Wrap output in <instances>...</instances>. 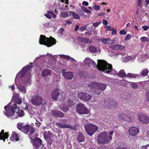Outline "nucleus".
<instances>
[{"label":"nucleus","instance_id":"f257e3e1","mask_svg":"<svg viewBox=\"0 0 149 149\" xmlns=\"http://www.w3.org/2000/svg\"><path fill=\"white\" fill-rule=\"evenodd\" d=\"M31 64L24 67L17 74L15 79V82L19 92L23 94L26 93V90L25 87L30 85L31 84V74L30 70L31 68Z\"/></svg>","mask_w":149,"mask_h":149},{"label":"nucleus","instance_id":"f03ea898","mask_svg":"<svg viewBox=\"0 0 149 149\" xmlns=\"http://www.w3.org/2000/svg\"><path fill=\"white\" fill-rule=\"evenodd\" d=\"M97 68L100 71L104 73L113 75L117 74V72L112 68V65L104 60H97Z\"/></svg>","mask_w":149,"mask_h":149},{"label":"nucleus","instance_id":"7ed1b4c3","mask_svg":"<svg viewBox=\"0 0 149 149\" xmlns=\"http://www.w3.org/2000/svg\"><path fill=\"white\" fill-rule=\"evenodd\" d=\"M10 103H9L4 107L5 110L3 112L4 115L10 118L14 115L15 111L17 110H18L17 112L18 116L22 117L24 116V111L22 109L20 110L19 107L18 108L16 104H14L12 106L11 109L10 108Z\"/></svg>","mask_w":149,"mask_h":149},{"label":"nucleus","instance_id":"20e7f679","mask_svg":"<svg viewBox=\"0 0 149 149\" xmlns=\"http://www.w3.org/2000/svg\"><path fill=\"white\" fill-rule=\"evenodd\" d=\"M107 85L102 83H99L96 82H91L87 87L91 89V91H94L97 95H99L100 92L99 90L104 91L106 88Z\"/></svg>","mask_w":149,"mask_h":149},{"label":"nucleus","instance_id":"39448f33","mask_svg":"<svg viewBox=\"0 0 149 149\" xmlns=\"http://www.w3.org/2000/svg\"><path fill=\"white\" fill-rule=\"evenodd\" d=\"M97 141L99 144H104L110 143L112 137L111 136L108 135L107 133L102 132L97 136Z\"/></svg>","mask_w":149,"mask_h":149},{"label":"nucleus","instance_id":"423d86ee","mask_svg":"<svg viewBox=\"0 0 149 149\" xmlns=\"http://www.w3.org/2000/svg\"><path fill=\"white\" fill-rule=\"evenodd\" d=\"M56 40L52 37L50 38H46L44 35H41L39 38V42L40 44L44 45L48 47L52 46L56 44Z\"/></svg>","mask_w":149,"mask_h":149},{"label":"nucleus","instance_id":"0eeeda50","mask_svg":"<svg viewBox=\"0 0 149 149\" xmlns=\"http://www.w3.org/2000/svg\"><path fill=\"white\" fill-rule=\"evenodd\" d=\"M9 88H11L12 91H13V95L12 99L14 100L15 102L14 104H20L22 102V99H20L19 97V94H17L15 93V91H14L15 89V88L14 84L11 86H9Z\"/></svg>","mask_w":149,"mask_h":149},{"label":"nucleus","instance_id":"6e6552de","mask_svg":"<svg viewBox=\"0 0 149 149\" xmlns=\"http://www.w3.org/2000/svg\"><path fill=\"white\" fill-rule=\"evenodd\" d=\"M98 129L97 127L95 125L90 123L88 126H86L85 129L86 132L90 136H91Z\"/></svg>","mask_w":149,"mask_h":149},{"label":"nucleus","instance_id":"1a4fd4ad","mask_svg":"<svg viewBox=\"0 0 149 149\" xmlns=\"http://www.w3.org/2000/svg\"><path fill=\"white\" fill-rule=\"evenodd\" d=\"M31 100L32 104L34 106L40 105L43 101L42 97L38 95L33 96Z\"/></svg>","mask_w":149,"mask_h":149},{"label":"nucleus","instance_id":"9d476101","mask_svg":"<svg viewBox=\"0 0 149 149\" xmlns=\"http://www.w3.org/2000/svg\"><path fill=\"white\" fill-rule=\"evenodd\" d=\"M76 111L78 113L81 114H87L89 112L88 109L81 103L77 104Z\"/></svg>","mask_w":149,"mask_h":149},{"label":"nucleus","instance_id":"9b49d317","mask_svg":"<svg viewBox=\"0 0 149 149\" xmlns=\"http://www.w3.org/2000/svg\"><path fill=\"white\" fill-rule=\"evenodd\" d=\"M59 93L63 94V92L62 91L59 89L54 88L51 94V98L55 100H57L59 95Z\"/></svg>","mask_w":149,"mask_h":149},{"label":"nucleus","instance_id":"f8f14e48","mask_svg":"<svg viewBox=\"0 0 149 149\" xmlns=\"http://www.w3.org/2000/svg\"><path fill=\"white\" fill-rule=\"evenodd\" d=\"M78 97L81 100L86 102L90 100L92 98V96L91 95L84 92L79 93Z\"/></svg>","mask_w":149,"mask_h":149},{"label":"nucleus","instance_id":"ddd939ff","mask_svg":"<svg viewBox=\"0 0 149 149\" xmlns=\"http://www.w3.org/2000/svg\"><path fill=\"white\" fill-rule=\"evenodd\" d=\"M56 125L61 128H68L73 130H76L77 128L76 125H72L66 123H57Z\"/></svg>","mask_w":149,"mask_h":149},{"label":"nucleus","instance_id":"4468645a","mask_svg":"<svg viewBox=\"0 0 149 149\" xmlns=\"http://www.w3.org/2000/svg\"><path fill=\"white\" fill-rule=\"evenodd\" d=\"M22 131L29 135L33 134L34 132V129L32 127L28 125L23 126Z\"/></svg>","mask_w":149,"mask_h":149},{"label":"nucleus","instance_id":"2eb2a0df","mask_svg":"<svg viewBox=\"0 0 149 149\" xmlns=\"http://www.w3.org/2000/svg\"><path fill=\"white\" fill-rule=\"evenodd\" d=\"M118 118L120 120H124L128 122L131 123L133 121V118L131 115V116H127L124 113H122L119 115Z\"/></svg>","mask_w":149,"mask_h":149},{"label":"nucleus","instance_id":"dca6fc26","mask_svg":"<svg viewBox=\"0 0 149 149\" xmlns=\"http://www.w3.org/2000/svg\"><path fill=\"white\" fill-rule=\"evenodd\" d=\"M139 120L142 123L147 124L149 123V118L146 116L140 113L138 114Z\"/></svg>","mask_w":149,"mask_h":149},{"label":"nucleus","instance_id":"f3484780","mask_svg":"<svg viewBox=\"0 0 149 149\" xmlns=\"http://www.w3.org/2000/svg\"><path fill=\"white\" fill-rule=\"evenodd\" d=\"M62 74L64 77L66 79L71 80L74 77V74L71 71H66L65 70H62Z\"/></svg>","mask_w":149,"mask_h":149},{"label":"nucleus","instance_id":"a211bd4d","mask_svg":"<svg viewBox=\"0 0 149 149\" xmlns=\"http://www.w3.org/2000/svg\"><path fill=\"white\" fill-rule=\"evenodd\" d=\"M139 129L135 127H131L128 130L130 135L134 137L137 135L139 133Z\"/></svg>","mask_w":149,"mask_h":149},{"label":"nucleus","instance_id":"6ab92c4d","mask_svg":"<svg viewBox=\"0 0 149 149\" xmlns=\"http://www.w3.org/2000/svg\"><path fill=\"white\" fill-rule=\"evenodd\" d=\"M38 58L42 60L44 62L46 61L47 59H50V58H52L54 59V60H55L53 56L50 54H49L48 53H47L46 55H42L40 57H36L35 60H37Z\"/></svg>","mask_w":149,"mask_h":149},{"label":"nucleus","instance_id":"aec40b11","mask_svg":"<svg viewBox=\"0 0 149 149\" xmlns=\"http://www.w3.org/2000/svg\"><path fill=\"white\" fill-rule=\"evenodd\" d=\"M77 40L79 41L85 43H91L92 42V40H89V39L86 38L78 37Z\"/></svg>","mask_w":149,"mask_h":149},{"label":"nucleus","instance_id":"412c9836","mask_svg":"<svg viewBox=\"0 0 149 149\" xmlns=\"http://www.w3.org/2000/svg\"><path fill=\"white\" fill-rule=\"evenodd\" d=\"M33 143L34 147L38 148L42 144V141L40 139L37 138L33 140Z\"/></svg>","mask_w":149,"mask_h":149},{"label":"nucleus","instance_id":"4be33fe9","mask_svg":"<svg viewBox=\"0 0 149 149\" xmlns=\"http://www.w3.org/2000/svg\"><path fill=\"white\" fill-rule=\"evenodd\" d=\"M52 114L53 116L55 117H63L64 116L63 113L55 110H53L52 111Z\"/></svg>","mask_w":149,"mask_h":149},{"label":"nucleus","instance_id":"5701e85b","mask_svg":"<svg viewBox=\"0 0 149 149\" xmlns=\"http://www.w3.org/2000/svg\"><path fill=\"white\" fill-rule=\"evenodd\" d=\"M87 50L92 53L94 54L98 52V50L93 45H90L87 49Z\"/></svg>","mask_w":149,"mask_h":149},{"label":"nucleus","instance_id":"b1692460","mask_svg":"<svg viewBox=\"0 0 149 149\" xmlns=\"http://www.w3.org/2000/svg\"><path fill=\"white\" fill-rule=\"evenodd\" d=\"M51 73V70L48 69L44 70L42 72V74L43 76L44 77H46L50 75Z\"/></svg>","mask_w":149,"mask_h":149},{"label":"nucleus","instance_id":"393cba45","mask_svg":"<svg viewBox=\"0 0 149 149\" xmlns=\"http://www.w3.org/2000/svg\"><path fill=\"white\" fill-rule=\"evenodd\" d=\"M77 140L79 142H83L85 140V137L82 134L79 133L77 136Z\"/></svg>","mask_w":149,"mask_h":149},{"label":"nucleus","instance_id":"a878e982","mask_svg":"<svg viewBox=\"0 0 149 149\" xmlns=\"http://www.w3.org/2000/svg\"><path fill=\"white\" fill-rule=\"evenodd\" d=\"M4 130H2L0 132V139L2 140L3 138L7 139L8 137V134L7 132L4 133Z\"/></svg>","mask_w":149,"mask_h":149},{"label":"nucleus","instance_id":"bb28decb","mask_svg":"<svg viewBox=\"0 0 149 149\" xmlns=\"http://www.w3.org/2000/svg\"><path fill=\"white\" fill-rule=\"evenodd\" d=\"M70 12H61V17L65 18L68 17L70 15Z\"/></svg>","mask_w":149,"mask_h":149},{"label":"nucleus","instance_id":"cd10ccee","mask_svg":"<svg viewBox=\"0 0 149 149\" xmlns=\"http://www.w3.org/2000/svg\"><path fill=\"white\" fill-rule=\"evenodd\" d=\"M81 123L83 125H84V127L85 129L86 128V126H88L90 125V123H89L88 122L87 120L84 119L82 118L81 120Z\"/></svg>","mask_w":149,"mask_h":149},{"label":"nucleus","instance_id":"c85d7f7f","mask_svg":"<svg viewBox=\"0 0 149 149\" xmlns=\"http://www.w3.org/2000/svg\"><path fill=\"white\" fill-rule=\"evenodd\" d=\"M139 76L137 74H134L132 73H129L127 74V77H128L130 78H135Z\"/></svg>","mask_w":149,"mask_h":149},{"label":"nucleus","instance_id":"c756f323","mask_svg":"<svg viewBox=\"0 0 149 149\" xmlns=\"http://www.w3.org/2000/svg\"><path fill=\"white\" fill-rule=\"evenodd\" d=\"M118 74L120 77H127V74H125L124 70H121L119 71Z\"/></svg>","mask_w":149,"mask_h":149},{"label":"nucleus","instance_id":"7c9ffc66","mask_svg":"<svg viewBox=\"0 0 149 149\" xmlns=\"http://www.w3.org/2000/svg\"><path fill=\"white\" fill-rule=\"evenodd\" d=\"M149 72L148 70L147 69H143L142 72H140V74L143 77H145L146 76Z\"/></svg>","mask_w":149,"mask_h":149},{"label":"nucleus","instance_id":"2f4dec72","mask_svg":"<svg viewBox=\"0 0 149 149\" xmlns=\"http://www.w3.org/2000/svg\"><path fill=\"white\" fill-rule=\"evenodd\" d=\"M10 139L13 141H17L18 140V137L17 134H13L10 137Z\"/></svg>","mask_w":149,"mask_h":149},{"label":"nucleus","instance_id":"473e14b6","mask_svg":"<svg viewBox=\"0 0 149 149\" xmlns=\"http://www.w3.org/2000/svg\"><path fill=\"white\" fill-rule=\"evenodd\" d=\"M109 103H110V104L109 105V106L112 108L115 107L118 104L116 101L114 100H112Z\"/></svg>","mask_w":149,"mask_h":149},{"label":"nucleus","instance_id":"72a5a7b5","mask_svg":"<svg viewBox=\"0 0 149 149\" xmlns=\"http://www.w3.org/2000/svg\"><path fill=\"white\" fill-rule=\"evenodd\" d=\"M90 60H91L89 58H86L84 61V63L86 64L88 66H91V61H90Z\"/></svg>","mask_w":149,"mask_h":149},{"label":"nucleus","instance_id":"f704fd0d","mask_svg":"<svg viewBox=\"0 0 149 149\" xmlns=\"http://www.w3.org/2000/svg\"><path fill=\"white\" fill-rule=\"evenodd\" d=\"M59 56L60 57L62 58H64L66 59H71L72 60L74 61V60L72 58L68 56H65L63 55H59Z\"/></svg>","mask_w":149,"mask_h":149},{"label":"nucleus","instance_id":"c9c22d12","mask_svg":"<svg viewBox=\"0 0 149 149\" xmlns=\"http://www.w3.org/2000/svg\"><path fill=\"white\" fill-rule=\"evenodd\" d=\"M108 40L109 39L102 38L99 39V41H101L102 43L108 44Z\"/></svg>","mask_w":149,"mask_h":149},{"label":"nucleus","instance_id":"e433bc0d","mask_svg":"<svg viewBox=\"0 0 149 149\" xmlns=\"http://www.w3.org/2000/svg\"><path fill=\"white\" fill-rule=\"evenodd\" d=\"M73 18L75 19H78L80 18L79 15L74 12H72Z\"/></svg>","mask_w":149,"mask_h":149},{"label":"nucleus","instance_id":"4c0bfd02","mask_svg":"<svg viewBox=\"0 0 149 149\" xmlns=\"http://www.w3.org/2000/svg\"><path fill=\"white\" fill-rule=\"evenodd\" d=\"M140 40L141 42H144L148 41L149 39L148 38L143 37L140 38Z\"/></svg>","mask_w":149,"mask_h":149},{"label":"nucleus","instance_id":"58836bf2","mask_svg":"<svg viewBox=\"0 0 149 149\" xmlns=\"http://www.w3.org/2000/svg\"><path fill=\"white\" fill-rule=\"evenodd\" d=\"M136 56L135 55H132V56H129V61H134L136 58Z\"/></svg>","mask_w":149,"mask_h":149},{"label":"nucleus","instance_id":"ea45409f","mask_svg":"<svg viewBox=\"0 0 149 149\" xmlns=\"http://www.w3.org/2000/svg\"><path fill=\"white\" fill-rule=\"evenodd\" d=\"M81 8L82 10L86 13H91V11L90 10L86 9L84 6H81Z\"/></svg>","mask_w":149,"mask_h":149},{"label":"nucleus","instance_id":"a19ab883","mask_svg":"<svg viewBox=\"0 0 149 149\" xmlns=\"http://www.w3.org/2000/svg\"><path fill=\"white\" fill-rule=\"evenodd\" d=\"M130 84L131 85V87L134 88H137L138 86L137 84L134 82H131Z\"/></svg>","mask_w":149,"mask_h":149},{"label":"nucleus","instance_id":"79ce46f5","mask_svg":"<svg viewBox=\"0 0 149 149\" xmlns=\"http://www.w3.org/2000/svg\"><path fill=\"white\" fill-rule=\"evenodd\" d=\"M129 56H127L124 57H122L121 58L122 60L124 62L126 63L129 62Z\"/></svg>","mask_w":149,"mask_h":149},{"label":"nucleus","instance_id":"37998d69","mask_svg":"<svg viewBox=\"0 0 149 149\" xmlns=\"http://www.w3.org/2000/svg\"><path fill=\"white\" fill-rule=\"evenodd\" d=\"M17 128L21 131L22 130V129L23 126L22 123H18L17 125Z\"/></svg>","mask_w":149,"mask_h":149},{"label":"nucleus","instance_id":"c03bdc74","mask_svg":"<svg viewBox=\"0 0 149 149\" xmlns=\"http://www.w3.org/2000/svg\"><path fill=\"white\" fill-rule=\"evenodd\" d=\"M59 107L60 108V109H62L63 111L65 112H66L68 109V107L67 106H64L62 108L61 106H60Z\"/></svg>","mask_w":149,"mask_h":149},{"label":"nucleus","instance_id":"a18cd8bd","mask_svg":"<svg viewBox=\"0 0 149 149\" xmlns=\"http://www.w3.org/2000/svg\"><path fill=\"white\" fill-rule=\"evenodd\" d=\"M118 45H114L110 46V48L111 49L115 50V49L117 50V46Z\"/></svg>","mask_w":149,"mask_h":149},{"label":"nucleus","instance_id":"49530a36","mask_svg":"<svg viewBox=\"0 0 149 149\" xmlns=\"http://www.w3.org/2000/svg\"><path fill=\"white\" fill-rule=\"evenodd\" d=\"M49 14H50V15L51 16V18L52 17L54 19L56 18V16L54 13H53L52 11H49Z\"/></svg>","mask_w":149,"mask_h":149},{"label":"nucleus","instance_id":"de8ad7c7","mask_svg":"<svg viewBox=\"0 0 149 149\" xmlns=\"http://www.w3.org/2000/svg\"><path fill=\"white\" fill-rule=\"evenodd\" d=\"M90 61H91V63H90L91 66H92V67H95L96 66L97 67V65H96V63L94 61L92 60H90Z\"/></svg>","mask_w":149,"mask_h":149},{"label":"nucleus","instance_id":"09e8293b","mask_svg":"<svg viewBox=\"0 0 149 149\" xmlns=\"http://www.w3.org/2000/svg\"><path fill=\"white\" fill-rule=\"evenodd\" d=\"M117 50L120 49L121 50H123L125 48V47L120 45H118Z\"/></svg>","mask_w":149,"mask_h":149},{"label":"nucleus","instance_id":"8fccbe9b","mask_svg":"<svg viewBox=\"0 0 149 149\" xmlns=\"http://www.w3.org/2000/svg\"><path fill=\"white\" fill-rule=\"evenodd\" d=\"M87 27L86 26H81L79 28V31H83L86 30Z\"/></svg>","mask_w":149,"mask_h":149},{"label":"nucleus","instance_id":"3c124183","mask_svg":"<svg viewBox=\"0 0 149 149\" xmlns=\"http://www.w3.org/2000/svg\"><path fill=\"white\" fill-rule=\"evenodd\" d=\"M93 8L96 10H99L100 9V7L98 5H95L93 6Z\"/></svg>","mask_w":149,"mask_h":149},{"label":"nucleus","instance_id":"603ef678","mask_svg":"<svg viewBox=\"0 0 149 149\" xmlns=\"http://www.w3.org/2000/svg\"><path fill=\"white\" fill-rule=\"evenodd\" d=\"M128 81L125 80H123L121 81V84L122 86H125L126 84H128Z\"/></svg>","mask_w":149,"mask_h":149},{"label":"nucleus","instance_id":"864d4df0","mask_svg":"<svg viewBox=\"0 0 149 149\" xmlns=\"http://www.w3.org/2000/svg\"><path fill=\"white\" fill-rule=\"evenodd\" d=\"M115 42V40H111L110 39H109L108 42V44H112L114 43Z\"/></svg>","mask_w":149,"mask_h":149},{"label":"nucleus","instance_id":"5fc2aeb1","mask_svg":"<svg viewBox=\"0 0 149 149\" xmlns=\"http://www.w3.org/2000/svg\"><path fill=\"white\" fill-rule=\"evenodd\" d=\"M132 36L130 34L127 35L125 38V40L127 41L130 40L132 38Z\"/></svg>","mask_w":149,"mask_h":149},{"label":"nucleus","instance_id":"6e6d98bb","mask_svg":"<svg viewBox=\"0 0 149 149\" xmlns=\"http://www.w3.org/2000/svg\"><path fill=\"white\" fill-rule=\"evenodd\" d=\"M140 149H149V144L141 146Z\"/></svg>","mask_w":149,"mask_h":149},{"label":"nucleus","instance_id":"4d7b16f0","mask_svg":"<svg viewBox=\"0 0 149 149\" xmlns=\"http://www.w3.org/2000/svg\"><path fill=\"white\" fill-rule=\"evenodd\" d=\"M68 104L70 106H72L74 105L72 100H69L68 101Z\"/></svg>","mask_w":149,"mask_h":149},{"label":"nucleus","instance_id":"13d9d810","mask_svg":"<svg viewBox=\"0 0 149 149\" xmlns=\"http://www.w3.org/2000/svg\"><path fill=\"white\" fill-rule=\"evenodd\" d=\"M45 16L48 18L50 19L51 18V16L49 14V11L47 12V13L45 14Z\"/></svg>","mask_w":149,"mask_h":149},{"label":"nucleus","instance_id":"bf43d9fd","mask_svg":"<svg viewBox=\"0 0 149 149\" xmlns=\"http://www.w3.org/2000/svg\"><path fill=\"white\" fill-rule=\"evenodd\" d=\"M119 33L120 34L125 35L126 34V32L124 30H122L119 32Z\"/></svg>","mask_w":149,"mask_h":149},{"label":"nucleus","instance_id":"052dcab7","mask_svg":"<svg viewBox=\"0 0 149 149\" xmlns=\"http://www.w3.org/2000/svg\"><path fill=\"white\" fill-rule=\"evenodd\" d=\"M100 22L93 23V26L94 27H97L100 24Z\"/></svg>","mask_w":149,"mask_h":149},{"label":"nucleus","instance_id":"680f3d73","mask_svg":"<svg viewBox=\"0 0 149 149\" xmlns=\"http://www.w3.org/2000/svg\"><path fill=\"white\" fill-rule=\"evenodd\" d=\"M112 31L111 34L113 35L116 34L117 33L116 30V29H113L111 30Z\"/></svg>","mask_w":149,"mask_h":149},{"label":"nucleus","instance_id":"e2e57ef3","mask_svg":"<svg viewBox=\"0 0 149 149\" xmlns=\"http://www.w3.org/2000/svg\"><path fill=\"white\" fill-rule=\"evenodd\" d=\"M105 27L106 28V30L107 31H110L112 29L111 26H105Z\"/></svg>","mask_w":149,"mask_h":149},{"label":"nucleus","instance_id":"0e129e2a","mask_svg":"<svg viewBox=\"0 0 149 149\" xmlns=\"http://www.w3.org/2000/svg\"><path fill=\"white\" fill-rule=\"evenodd\" d=\"M142 28L143 29L144 31H146L149 28V26H142Z\"/></svg>","mask_w":149,"mask_h":149},{"label":"nucleus","instance_id":"69168bd1","mask_svg":"<svg viewBox=\"0 0 149 149\" xmlns=\"http://www.w3.org/2000/svg\"><path fill=\"white\" fill-rule=\"evenodd\" d=\"M82 4L83 6H87L88 5V3L86 1H84L82 2Z\"/></svg>","mask_w":149,"mask_h":149},{"label":"nucleus","instance_id":"338daca9","mask_svg":"<svg viewBox=\"0 0 149 149\" xmlns=\"http://www.w3.org/2000/svg\"><path fill=\"white\" fill-rule=\"evenodd\" d=\"M64 29L63 28H61L59 30V33L61 34H62V33H63V31H64Z\"/></svg>","mask_w":149,"mask_h":149},{"label":"nucleus","instance_id":"774afa93","mask_svg":"<svg viewBox=\"0 0 149 149\" xmlns=\"http://www.w3.org/2000/svg\"><path fill=\"white\" fill-rule=\"evenodd\" d=\"M102 23L104 25H107L108 24V22L106 20L103 19L102 20Z\"/></svg>","mask_w":149,"mask_h":149}]
</instances>
